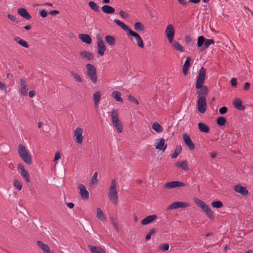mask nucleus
Segmentation results:
<instances>
[{
  "label": "nucleus",
  "instance_id": "nucleus-1",
  "mask_svg": "<svg viewBox=\"0 0 253 253\" xmlns=\"http://www.w3.org/2000/svg\"><path fill=\"white\" fill-rule=\"evenodd\" d=\"M206 76V70L202 67L201 68L197 79L196 83V88L199 90H197L196 93L198 95V97L199 96H204L206 98L209 89L207 86L203 85L204 81Z\"/></svg>",
  "mask_w": 253,
  "mask_h": 253
},
{
  "label": "nucleus",
  "instance_id": "nucleus-2",
  "mask_svg": "<svg viewBox=\"0 0 253 253\" xmlns=\"http://www.w3.org/2000/svg\"><path fill=\"white\" fill-rule=\"evenodd\" d=\"M114 22L118 26L121 27L124 31L127 32L128 35L133 37L135 39L137 42V44L139 47L140 48L144 47V45L143 41L141 37L137 33L133 31L127 25L118 19H115L114 20Z\"/></svg>",
  "mask_w": 253,
  "mask_h": 253
},
{
  "label": "nucleus",
  "instance_id": "nucleus-3",
  "mask_svg": "<svg viewBox=\"0 0 253 253\" xmlns=\"http://www.w3.org/2000/svg\"><path fill=\"white\" fill-rule=\"evenodd\" d=\"M194 201L197 205L201 208L206 213L208 217L211 220L214 218L213 212L211 211L210 207L205 202L198 198H195Z\"/></svg>",
  "mask_w": 253,
  "mask_h": 253
},
{
  "label": "nucleus",
  "instance_id": "nucleus-4",
  "mask_svg": "<svg viewBox=\"0 0 253 253\" xmlns=\"http://www.w3.org/2000/svg\"><path fill=\"white\" fill-rule=\"evenodd\" d=\"M108 197L113 204H117L118 197L116 189V182L115 179H113L111 181V186L109 188Z\"/></svg>",
  "mask_w": 253,
  "mask_h": 253
},
{
  "label": "nucleus",
  "instance_id": "nucleus-5",
  "mask_svg": "<svg viewBox=\"0 0 253 253\" xmlns=\"http://www.w3.org/2000/svg\"><path fill=\"white\" fill-rule=\"evenodd\" d=\"M214 41L213 40L206 39L203 36H200L198 38L197 46L200 48L201 51H204L211 44H214Z\"/></svg>",
  "mask_w": 253,
  "mask_h": 253
},
{
  "label": "nucleus",
  "instance_id": "nucleus-6",
  "mask_svg": "<svg viewBox=\"0 0 253 253\" xmlns=\"http://www.w3.org/2000/svg\"><path fill=\"white\" fill-rule=\"evenodd\" d=\"M18 152L22 160L28 165L32 164V158L30 155L28 153L26 147L22 144L18 146Z\"/></svg>",
  "mask_w": 253,
  "mask_h": 253
},
{
  "label": "nucleus",
  "instance_id": "nucleus-7",
  "mask_svg": "<svg viewBox=\"0 0 253 253\" xmlns=\"http://www.w3.org/2000/svg\"><path fill=\"white\" fill-rule=\"evenodd\" d=\"M110 116L113 125L116 128L117 131L121 133L123 130V125L118 118V113L117 110L113 109L111 112Z\"/></svg>",
  "mask_w": 253,
  "mask_h": 253
},
{
  "label": "nucleus",
  "instance_id": "nucleus-8",
  "mask_svg": "<svg viewBox=\"0 0 253 253\" xmlns=\"http://www.w3.org/2000/svg\"><path fill=\"white\" fill-rule=\"evenodd\" d=\"M86 75L94 84L97 83L96 69L95 67L90 64L86 65Z\"/></svg>",
  "mask_w": 253,
  "mask_h": 253
},
{
  "label": "nucleus",
  "instance_id": "nucleus-9",
  "mask_svg": "<svg viewBox=\"0 0 253 253\" xmlns=\"http://www.w3.org/2000/svg\"><path fill=\"white\" fill-rule=\"evenodd\" d=\"M198 111L202 114L204 113L207 109L206 98L204 96H199L197 101Z\"/></svg>",
  "mask_w": 253,
  "mask_h": 253
},
{
  "label": "nucleus",
  "instance_id": "nucleus-10",
  "mask_svg": "<svg viewBox=\"0 0 253 253\" xmlns=\"http://www.w3.org/2000/svg\"><path fill=\"white\" fill-rule=\"evenodd\" d=\"M18 170L21 176L25 179L27 182H30L29 174L25 169L24 166L22 164H19L17 166Z\"/></svg>",
  "mask_w": 253,
  "mask_h": 253
},
{
  "label": "nucleus",
  "instance_id": "nucleus-11",
  "mask_svg": "<svg viewBox=\"0 0 253 253\" xmlns=\"http://www.w3.org/2000/svg\"><path fill=\"white\" fill-rule=\"evenodd\" d=\"M165 33L169 42L171 43L174 36V30L172 25L169 24L167 26Z\"/></svg>",
  "mask_w": 253,
  "mask_h": 253
},
{
  "label": "nucleus",
  "instance_id": "nucleus-12",
  "mask_svg": "<svg viewBox=\"0 0 253 253\" xmlns=\"http://www.w3.org/2000/svg\"><path fill=\"white\" fill-rule=\"evenodd\" d=\"M78 188L80 190L79 193L82 199L87 200L89 199V193L87 191L85 186L82 184H80L78 186Z\"/></svg>",
  "mask_w": 253,
  "mask_h": 253
},
{
  "label": "nucleus",
  "instance_id": "nucleus-13",
  "mask_svg": "<svg viewBox=\"0 0 253 253\" xmlns=\"http://www.w3.org/2000/svg\"><path fill=\"white\" fill-rule=\"evenodd\" d=\"M185 184L179 181H172L169 182H167L164 185V187L166 189H173L177 187H183Z\"/></svg>",
  "mask_w": 253,
  "mask_h": 253
},
{
  "label": "nucleus",
  "instance_id": "nucleus-14",
  "mask_svg": "<svg viewBox=\"0 0 253 253\" xmlns=\"http://www.w3.org/2000/svg\"><path fill=\"white\" fill-rule=\"evenodd\" d=\"M83 130L81 127H77L74 131V135L76 137V141L77 143L81 144L83 143V140L84 138L83 135Z\"/></svg>",
  "mask_w": 253,
  "mask_h": 253
},
{
  "label": "nucleus",
  "instance_id": "nucleus-15",
  "mask_svg": "<svg viewBox=\"0 0 253 253\" xmlns=\"http://www.w3.org/2000/svg\"><path fill=\"white\" fill-rule=\"evenodd\" d=\"M189 204L186 202H175L171 204L167 209V210H169L171 209H177L178 208H184L188 207Z\"/></svg>",
  "mask_w": 253,
  "mask_h": 253
},
{
  "label": "nucleus",
  "instance_id": "nucleus-16",
  "mask_svg": "<svg viewBox=\"0 0 253 253\" xmlns=\"http://www.w3.org/2000/svg\"><path fill=\"white\" fill-rule=\"evenodd\" d=\"M154 145L156 149L163 152L166 150L167 147V144H165V140L163 138L156 139Z\"/></svg>",
  "mask_w": 253,
  "mask_h": 253
},
{
  "label": "nucleus",
  "instance_id": "nucleus-17",
  "mask_svg": "<svg viewBox=\"0 0 253 253\" xmlns=\"http://www.w3.org/2000/svg\"><path fill=\"white\" fill-rule=\"evenodd\" d=\"M98 54L100 56H103L106 49L104 42L100 37L97 39Z\"/></svg>",
  "mask_w": 253,
  "mask_h": 253
},
{
  "label": "nucleus",
  "instance_id": "nucleus-18",
  "mask_svg": "<svg viewBox=\"0 0 253 253\" xmlns=\"http://www.w3.org/2000/svg\"><path fill=\"white\" fill-rule=\"evenodd\" d=\"M183 140L186 146L190 150H193L195 148V145L193 143L190 137L186 133H184L182 135Z\"/></svg>",
  "mask_w": 253,
  "mask_h": 253
},
{
  "label": "nucleus",
  "instance_id": "nucleus-19",
  "mask_svg": "<svg viewBox=\"0 0 253 253\" xmlns=\"http://www.w3.org/2000/svg\"><path fill=\"white\" fill-rule=\"evenodd\" d=\"M28 85L26 80L24 79L20 80V92L23 96H27L28 94Z\"/></svg>",
  "mask_w": 253,
  "mask_h": 253
},
{
  "label": "nucleus",
  "instance_id": "nucleus-20",
  "mask_svg": "<svg viewBox=\"0 0 253 253\" xmlns=\"http://www.w3.org/2000/svg\"><path fill=\"white\" fill-rule=\"evenodd\" d=\"M234 190L235 192L240 193L243 196H246L248 193L247 188L240 185H237L234 187Z\"/></svg>",
  "mask_w": 253,
  "mask_h": 253
},
{
  "label": "nucleus",
  "instance_id": "nucleus-21",
  "mask_svg": "<svg viewBox=\"0 0 253 253\" xmlns=\"http://www.w3.org/2000/svg\"><path fill=\"white\" fill-rule=\"evenodd\" d=\"M37 243L38 246L41 249L43 253H53L50 252V249L47 244H45L40 241H37Z\"/></svg>",
  "mask_w": 253,
  "mask_h": 253
},
{
  "label": "nucleus",
  "instance_id": "nucleus-22",
  "mask_svg": "<svg viewBox=\"0 0 253 253\" xmlns=\"http://www.w3.org/2000/svg\"><path fill=\"white\" fill-rule=\"evenodd\" d=\"M233 104L234 107L238 110L243 111L245 109V107L242 104V101L238 98L234 100Z\"/></svg>",
  "mask_w": 253,
  "mask_h": 253
},
{
  "label": "nucleus",
  "instance_id": "nucleus-23",
  "mask_svg": "<svg viewBox=\"0 0 253 253\" xmlns=\"http://www.w3.org/2000/svg\"><path fill=\"white\" fill-rule=\"evenodd\" d=\"M18 13L26 20L31 18V16L28 11L24 8H20L18 10Z\"/></svg>",
  "mask_w": 253,
  "mask_h": 253
},
{
  "label": "nucleus",
  "instance_id": "nucleus-24",
  "mask_svg": "<svg viewBox=\"0 0 253 253\" xmlns=\"http://www.w3.org/2000/svg\"><path fill=\"white\" fill-rule=\"evenodd\" d=\"M157 218V216L155 214H152L149 216H146L141 221V224L142 225H147L152 221H153L155 219Z\"/></svg>",
  "mask_w": 253,
  "mask_h": 253
},
{
  "label": "nucleus",
  "instance_id": "nucleus-25",
  "mask_svg": "<svg viewBox=\"0 0 253 253\" xmlns=\"http://www.w3.org/2000/svg\"><path fill=\"white\" fill-rule=\"evenodd\" d=\"M175 166L176 167L181 168L185 171L189 170L187 161H178L175 164Z\"/></svg>",
  "mask_w": 253,
  "mask_h": 253
},
{
  "label": "nucleus",
  "instance_id": "nucleus-26",
  "mask_svg": "<svg viewBox=\"0 0 253 253\" xmlns=\"http://www.w3.org/2000/svg\"><path fill=\"white\" fill-rule=\"evenodd\" d=\"M101 98V93L99 91H97L93 95V99L94 105L96 108H98Z\"/></svg>",
  "mask_w": 253,
  "mask_h": 253
},
{
  "label": "nucleus",
  "instance_id": "nucleus-27",
  "mask_svg": "<svg viewBox=\"0 0 253 253\" xmlns=\"http://www.w3.org/2000/svg\"><path fill=\"white\" fill-rule=\"evenodd\" d=\"M190 57H187L184 64L183 66V73L184 75H186L188 74V69L190 66Z\"/></svg>",
  "mask_w": 253,
  "mask_h": 253
},
{
  "label": "nucleus",
  "instance_id": "nucleus-28",
  "mask_svg": "<svg viewBox=\"0 0 253 253\" xmlns=\"http://www.w3.org/2000/svg\"><path fill=\"white\" fill-rule=\"evenodd\" d=\"M80 55L83 58L88 61L91 60L93 59L94 58L93 54L91 52L86 51H81L80 52Z\"/></svg>",
  "mask_w": 253,
  "mask_h": 253
},
{
  "label": "nucleus",
  "instance_id": "nucleus-29",
  "mask_svg": "<svg viewBox=\"0 0 253 253\" xmlns=\"http://www.w3.org/2000/svg\"><path fill=\"white\" fill-rule=\"evenodd\" d=\"M79 39L84 42L86 44H90L91 42V39L88 35L87 34H80L79 36Z\"/></svg>",
  "mask_w": 253,
  "mask_h": 253
},
{
  "label": "nucleus",
  "instance_id": "nucleus-30",
  "mask_svg": "<svg viewBox=\"0 0 253 253\" xmlns=\"http://www.w3.org/2000/svg\"><path fill=\"white\" fill-rule=\"evenodd\" d=\"M103 12L106 14H112L115 12V8L109 5H104L102 8Z\"/></svg>",
  "mask_w": 253,
  "mask_h": 253
},
{
  "label": "nucleus",
  "instance_id": "nucleus-31",
  "mask_svg": "<svg viewBox=\"0 0 253 253\" xmlns=\"http://www.w3.org/2000/svg\"><path fill=\"white\" fill-rule=\"evenodd\" d=\"M112 96L117 101L119 102H123V99L121 97L122 94L121 92L118 91H114L112 93Z\"/></svg>",
  "mask_w": 253,
  "mask_h": 253
},
{
  "label": "nucleus",
  "instance_id": "nucleus-32",
  "mask_svg": "<svg viewBox=\"0 0 253 253\" xmlns=\"http://www.w3.org/2000/svg\"><path fill=\"white\" fill-rule=\"evenodd\" d=\"M88 247L92 253H105L104 250L100 247H96L91 245H88Z\"/></svg>",
  "mask_w": 253,
  "mask_h": 253
},
{
  "label": "nucleus",
  "instance_id": "nucleus-33",
  "mask_svg": "<svg viewBox=\"0 0 253 253\" xmlns=\"http://www.w3.org/2000/svg\"><path fill=\"white\" fill-rule=\"evenodd\" d=\"M14 40L23 47L25 48L29 47V45L27 43V42L25 40L22 39L20 37H16L14 38Z\"/></svg>",
  "mask_w": 253,
  "mask_h": 253
},
{
  "label": "nucleus",
  "instance_id": "nucleus-34",
  "mask_svg": "<svg viewBox=\"0 0 253 253\" xmlns=\"http://www.w3.org/2000/svg\"><path fill=\"white\" fill-rule=\"evenodd\" d=\"M199 129L202 132L205 133H208L210 131V128L209 126L203 123H199L198 124Z\"/></svg>",
  "mask_w": 253,
  "mask_h": 253
},
{
  "label": "nucleus",
  "instance_id": "nucleus-35",
  "mask_svg": "<svg viewBox=\"0 0 253 253\" xmlns=\"http://www.w3.org/2000/svg\"><path fill=\"white\" fill-rule=\"evenodd\" d=\"M152 128L157 133H161L163 131V127L156 122L153 124Z\"/></svg>",
  "mask_w": 253,
  "mask_h": 253
},
{
  "label": "nucleus",
  "instance_id": "nucleus-36",
  "mask_svg": "<svg viewBox=\"0 0 253 253\" xmlns=\"http://www.w3.org/2000/svg\"><path fill=\"white\" fill-rule=\"evenodd\" d=\"M134 26L135 30L139 32H143L145 30L144 26L140 22H135Z\"/></svg>",
  "mask_w": 253,
  "mask_h": 253
},
{
  "label": "nucleus",
  "instance_id": "nucleus-37",
  "mask_svg": "<svg viewBox=\"0 0 253 253\" xmlns=\"http://www.w3.org/2000/svg\"><path fill=\"white\" fill-rule=\"evenodd\" d=\"M106 42L110 46H114L116 43L115 39L112 36L108 35L105 37Z\"/></svg>",
  "mask_w": 253,
  "mask_h": 253
},
{
  "label": "nucleus",
  "instance_id": "nucleus-38",
  "mask_svg": "<svg viewBox=\"0 0 253 253\" xmlns=\"http://www.w3.org/2000/svg\"><path fill=\"white\" fill-rule=\"evenodd\" d=\"M182 148L180 146H177L173 152V153L171 155V158L172 159L176 158L177 156L180 153L181 151Z\"/></svg>",
  "mask_w": 253,
  "mask_h": 253
},
{
  "label": "nucleus",
  "instance_id": "nucleus-39",
  "mask_svg": "<svg viewBox=\"0 0 253 253\" xmlns=\"http://www.w3.org/2000/svg\"><path fill=\"white\" fill-rule=\"evenodd\" d=\"M96 216H97V218L101 220V221H103L105 219V217H104V214L103 213V211H102L101 210V209L99 208H98L96 210Z\"/></svg>",
  "mask_w": 253,
  "mask_h": 253
},
{
  "label": "nucleus",
  "instance_id": "nucleus-40",
  "mask_svg": "<svg viewBox=\"0 0 253 253\" xmlns=\"http://www.w3.org/2000/svg\"><path fill=\"white\" fill-rule=\"evenodd\" d=\"M88 5L93 10L95 11L99 12L100 11V8L98 5L92 1H89Z\"/></svg>",
  "mask_w": 253,
  "mask_h": 253
},
{
  "label": "nucleus",
  "instance_id": "nucleus-41",
  "mask_svg": "<svg viewBox=\"0 0 253 253\" xmlns=\"http://www.w3.org/2000/svg\"><path fill=\"white\" fill-rule=\"evenodd\" d=\"M172 46L176 50L180 52H183L184 51V48L177 42H174L172 44Z\"/></svg>",
  "mask_w": 253,
  "mask_h": 253
},
{
  "label": "nucleus",
  "instance_id": "nucleus-42",
  "mask_svg": "<svg viewBox=\"0 0 253 253\" xmlns=\"http://www.w3.org/2000/svg\"><path fill=\"white\" fill-rule=\"evenodd\" d=\"M226 123V119L223 117L220 116L217 119V124L220 126H223Z\"/></svg>",
  "mask_w": 253,
  "mask_h": 253
},
{
  "label": "nucleus",
  "instance_id": "nucleus-43",
  "mask_svg": "<svg viewBox=\"0 0 253 253\" xmlns=\"http://www.w3.org/2000/svg\"><path fill=\"white\" fill-rule=\"evenodd\" d=\"M186 43L189 45L192 46L195 43V41L193 40L189 35H186L185 37Z\"/></svg>",
  "mask_w": 253,
  "mask_h": 253
},
{
  "label": "nucleus",
  "instance_id": "nucleus-44",
  "mask_svg": "<svg viewBox=\"0 0 253 253\" xmlns=\"http://www.w3.org/2000/svg\"><path fill=\"white\" fill-rule=\"evenodd\" d=\"M211 205L213 208L219 209L222 207L223 204L220 201H215L211 203Z\"/></svg>",
  "mask_w": 253,
  "mask_h": 253
},
{
  "label": "nucleus",
  "instance_id": "nucleus-45",
  "mask_svg": "<svg viewBox=\"0 0 253 253\" xmlns=\"http://www.w3.org/2000/svg\"><path fill=\"white\" fill-rule=\"evenodd\" d=\"M72 75L73 78L75 81L79 82V83H82L83 82V80H82L81 76L78 74H77L76 73H73L72 74Z\"/></svg>",
  "mask_w": 253,
  "mask_h": 253
},
{
  "label": "nucleus",
  "instance_id": "nucleus-46",
  "mask_svg": "<svg viewBox=\"0 0 253 253\" xmlns=\"http://www.w3.org/2000/svg\"><path fill=\"white\" fill-rule=\"evenodd\" d=\"M159 249L162 252L168 251L169 249V245L167 243L165 244H161L159 246Z\"/></svg>",
  "mask_w": 253,
  "mask_h": 253
},
{
  "label": "nucleus",
  "instance_id": "nucleus-47",
  "mask_svg": "<svg viewBox=\"0 0 253 253\" xmlns=\"http://www.w3.org/2000/svg\"><path fill=\"white\" fill-rule=\"evenodd\" d=\"M14 187H15L18 190H21L22 188V185L21 182L18 180H15L13 182Z\"/></svg>",
  "mask_w": 253,
  "mask_h": 253
},
{
  "label": "nucleus",
  "instance_id": "nucleus-48",
  "mask_svg": "<svg viewBox=\"0 0 253 253\" xmlns=\"http://www.w3.org/2000/svg\"><path fill=\"white\" fill-rule=\"evenodd\" d=\"M97 175H98V174H97V172H95L93 174V175L91 179V181H90V183L92 184H96L97 183V182H98V180L97 179Z\"/></svg>",
  "mask_w": 253,
  "mask_h": 253
},
{
  "label": "nucleus",
  "instance_id": "nucleus-49",
  "mask_svg": "<svg viewBox=\"0 0 253 253\" xmlns=\"http://www.w3.org/2000/svg\"><path fill=\"white\" fill-rule=\"evenodd\" d=\"M128 100L129 101H130L131 102H133L136 105L139 104L138 101L132 95H129L128 97Z\"/></svg>",
  "mask_w": 253,
  "mask_h": 253
},
{
  "label": "nucleus",
  "instance_id": "nucleus-50",
  "mask_svg": "<svg viewBox=\"0 0 253 253\" xmlns=\"http://www.w3.org/2000/svg\"><path fill=\"white\" fill-rule=\"evenodd\" d=\"M156 233V229L155 228H152L150 230L149 233L146 236V239L147 240H149L151 239V236L154 234Z\"/></svg>",
  "mask_w": 253,
  "mask_h": 253
},
{
  "label": "nucleus",
  "instance_id": "nucleus-51",
  "mask_svg": "<svg viewBox=\"0 0 253 253\" xmlns=\"http://www.w3.org/2000/svg\"><path fill=\"white\" fill-rule=\"evenodd\" d=\"M7 17L9 19H10L12 22H15L16 23H18V20L13 15H12L10 14H7Z\"/></svg>",
  "mask_w": 253,
  "mask_h": 253
},
{
  "label": "nucleus",
  "instance_id": "nucleus-52",
  "mask_svg": "<svg viewBox=\"0 0 253 253\" xmlns=\"http://www.w3.org/2000/svg\"><path fill=\"white\" fill-rule=\"evenodd\" d=\"M119 14L122 18H126L128 17V14L125 11L121 10L119 12Z\"/></svg>",
  "mask_w": 253,
  "mask_h": 253
},
{
  "label": "nucleus",
  "instance_id": "nucleus-53",
  "mask_svg": "<svg viewBox=\"0 0 253 253\" xmlns=\"http://www.w3.org/2000/svg\"><path fill=\"white\" fill-rule=\"evenodd\" d=\"M7 87L6 84L1 82H0V89L2 91H7Z\"/></svg>",
  "mask_w": 253,
  "mask_h": 253
},
{
  "label": "nucleus",
  "instance_id": "nucleus-54",
  "mask_svg": "<svg viewBox=\"0 0 253 253\" xmlns=\"http://www.w3.org/2000/svg\"><path fill=\"white\" fill-rule=\"evenodd\" d=\"M227 108L225 106H223L220 108L219 110V112L220 114L223 115L225 114L227 111Z\"/></svg>",
  "mask_w": 253,
  "mask_h": 253
},
{
  "label": "nucleus",
  "instance_id": "nucleus-55",
  "mask_svg": "<svg viewBox=\"0 0 253 253\" xmlns=\"http://www.w3.org/2000/svg\"><path fill=\"white\" fill-rule=\"evenodd\" d=\"M231 85L233 86V87H236V85H237V79L236 78H232L231 80Z\"/></svg>",
  "mask_w": 253,
  "mask_h": 253
},
{
  "label": "nucleus",
  "instance_id": "nucleus-56",
  "mask_svg": "<svg viewBox=\"0 0 253 253\" xmlns=\"http://www.w3.org/2000/svg\"><path fill=\"white\" fill-rule=\"evenodd\" d=\"M40 15L43 18L46 17L47 12L45 10L42 9L40 11Z\"/></svg>",
  "mask_w": 253,
  "mask_h": 253
},
{
  "label": "nucleus",
  "instance_id": "nucleus-57",
  "mask_svg": "<svg viewBox=\"0 0 253 253\" xmlns=\"http://www.w3.org/2000/svg\"><path fill=\"white\" fill-rule=\"evenodd\" d=\"M60 158H61L60 153L59 152H57L55 154L54 161H57L59 159H60Z\"/></svg>",
  "mask_w": 253,
  "mask_h": 253
},
{
  "label": "nucleus",
  "instance_id": "nucleus-58",
  "mask_svg": "<svg viewBox=\"0 0 253 253\" xmlns=\"http://www.w3.org/2000/svg\"><path fill=\"white\" fill-rule=\"evenodd\" d=\"M250 84L249 83H246L244 86V89L245 90H248L249 89L250 87Z\"/></svg>",
  "mask_w": 253,
  "mask_h": 253
},
{
  "label": "nucleus",
  "instance_id": "nucleus-59",
  "mask_svg": "<svg viewBox=\"0 0 253 253\" xmlns=\"http://www.w3.org/2000/svg\"><path fill=\"white\" fill-rule=\"evenodd\" d=\"M36 95V92L34 90H30L29 93V96L30 98L34 97Z\"/></svg>",
  "mask_w": 253,
  "mask_h": 253
},
{
  "label": "nucleus",
  "instance_id": "nucleus-60",
  "mask_svg": "<svg viewBox=\"0 0 253 253\" xmlns=\"http://www.w3.org/2000/svg\"><path fill=\"white\" fill-rule=\"evenodd\" d=\"M59 13V11L53 10L50 11L49 12V14H50V15H53L57 14Z\"/></svg>",
  "mask_w": 253,
  "mask_h": 253
},
{
  "label": "nucleus",
  "instance_id": "nucleus-61",
  "mask_svg": "<svg viewBox=\"0 0 253 253\" xmlns=\"http://www.w3.org/2000/svg\"><path fill=\"white\" fill-rule=\"evenodd\" d=\"M177 1L183 5H186L187 4V2L185 0H177Z\"/></svg>",
  "mask_w": 253,
  "mask_h": 253
},
{
  "label": "nucleus",
  "instance_id": "nucleus-62",
  "mask_svg": "<svg viewBox=\"0 0 253 253\" xmlns=\"http://www.w3.org/2000/svg\"><path fill=\"white\" fill-rule=\"evenodd\" d=\"M67 207L70 209H73L74 207V204L73 203H67Z\"/></svg>",
  "mask_w": 253,
  "mask_h": 253
},
{
  "label": "nucleus",
  "instance_id": "nucleus-63",
  "mask_svg": "<svg viewBox=\"0 0 253 253\" xmlns=\"http://www.w3.org/2000/svg\"><path fill=\"white\" fill-rule=\"evenodd\" d=\"M201 0H189L188 2H191L193 3H198Z\"/></svg>",
  "mask_w": 253,
  "mask_h": 253
},
{
  "label": "nucleus",
  "instance_id": "nucleus-64",
  "mask_svg": "<svg viewBox=\"0 0 253 253\" xmlns=\"http://www.w3.org/2000/svg\"><path fill=\"white\" fill-rule=\"evenodd\" d=\"M211 156L212 158H215L216 156V153L215 152L211 153Z\"/></svg>",
  "mask_w": 253,
  "mask_h": 253
}]
</instances>
